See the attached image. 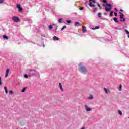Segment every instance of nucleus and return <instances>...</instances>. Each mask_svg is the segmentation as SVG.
I'll return each instance as SVG.
<instances>
[{
	"label": "nucleus",
	"mask_w": 129,
	"mask_h": 129,
	"mask_svg": "<svg viewBox=\"0 0 129 129\" xmlns=\"http://www.w3.org/2000/svg\"><path fill=\"white\" fill-rule=\"evenodd\" d=\"M79 71L83 74H86L88 72V70L82 63H80L79 64Z\"/></svg>",
	"instance_id": "nucleus-1"
},
{
	"label": "nucleus",
	"mask_w": 129,
	"mask_h": 129,
	"mask_svg": "<svg viewBox=\"0 0 129 129\" xmlns=\"http://www.w3.org/2000/svg\"><path fill=\"white\" fill-rule=\"evenodd\" d=\"M27 73L29 74V77H31L32 76H37L39 75V72L33 69L28 70Z\"/></svg>",
	"instance_id": "nucleus-2"
},
{
	"label": "nucleus",
	"mask_w": 129,
	"mask_h": 129,
	"mask_svg": "<svg viewBox=\"0 0 129 129\" xmlns=\"http://www.w3.org/2000/svg\"><path fill=\"white\" fill-rule=\"evenodd\" d=\"M105 10L106 12H110V10H111V4H106L105 6Z\"/></svg>",
	"instance_id": "nucleus-3"
},
{
	"label": "nucleus",
	"mask_w": 129,
	"mask_h": 129,
	"mask_svg": "<svg viewBox=\"0 0 129 129\" xmlns=\"http://www.w3.org/2000/svg\"><path fill=\"white\" fill-rule=\"evenodd\" d=\"M120 18L121 22H125V18H124V14L121 12H119Z\"/></svg>",
	"instance_id": "nucleus-4"
},
{
	"label": "nucleus",
	"mask_w": 129,
	"mask_h": 129,
	"mask_svg": "<svg viewBox=\"0 0 129 129\" xmlns=\"http://www.w3.org/2000/svg\"><path fill=\"white\" fill-rule=\"evenodd\" d=\"M12 20L14 21L15 23H18V22H21L20 18L17 16H14L12 18Z\"/></svg>",
	"instance_id": "nucleus-5"
},
{
	"label": "nucleus",
	"mask_w": 129,
	"mask_h": 129,
	"mask_svg": "<svg viewBox=\"0 0 129 129\" xmlns=\"http://www.w3.org/2000/svg\"><path fill=\"white\" fill-rule=\"evenodd\" d=\"M96 4V1L95 0H94V2L92 1H91L89 2V6L91 7V8H94L95 7V4Z\"/></svg>",
	"instance_id": "nucleus-6"
},
{
	"label": "nucleus",
	"mask_w": 129,
	"mask_h": 129,
	"mask_svg": "<svg viewBox=\"0 0 129 129\" xmlns=\"http://www.w3.org/2000/svg\"><path fill=\"white\" fill-rule=\"evenodd\" d=\"M17 8L18 9L19 12H22L23 11V8L21 7V5H20V4H18L17 5Z\"/></svg>",
	"instance_id": "nucleus-7"
},
{
	"label": "nucleus",
	"mask_w": 129,
	"mask_h": 129,
	"mask_svg": "<svg viewBox=\"0 0 129 129\" xmlns=\"http://www.w3.org/2000/svg\"><path fill=\"white\" fill-rule=\"evenodd\" d=\"M85 110H86V111H91V110H92V109L88 107V106H87V105L85 106Z\"/></svg>",
	"instance_id": "nucleus-8"
},
{
	"label": "nucleus",
	"mask_w": 129,
	"mask_h": 129,
	"mask_svg": "<svg viewBox=\"0 0 129 129\" xmlns=\"http://www.w3.org/2000/svg\"><path fill=\"white\" fill-rule=\"evenodd\" d=\"M82 32L83 33H86L87 32L86 27L82 26Z\"/></svg>",
	"instance_id": "nucleus-9"
},
{
	"label": "nucleus",
	"mask_w": 129,
	"mask_h": 129,
	"mask_svg": "<svg viewBox=\"0 0 129 129\" xmlns=\"http://www.w3.org/2000/svg\"><path fill=\"white\" fill-rule=\"evenodd\" d=\"M9 72H10V70L7 69L6 71L5 77H8V75H9Z\"/></svg>",
	"instance_id": "nucleus-10"
},
{
	"label": "nucleus",
	"mask_w": 129,
	"mask_h": 129,
	"mask_svg": "<svg viewBox=\"0 0 129 129\" xmlns=\"http://www.w3.org/2000/svg\"><path fill=\"white\" fill-rule=\"evenodd\" d=\"M53 41H59L60 40V38L59 37H57V36H54L53 37Z\"/></svg>",
	"instance_id": "nucleus-11"
},
{
	"label": "nucleus",
	"mask_w": 129,
	"mask_h": 129,
	"mask_svg": "<svg viewBox=\"0 0 129 129\" xmlns=\"http://www.w3.org/2000/svg\"><path fill=\"white\" fill-rule=\"evenodd\" d=\"M59 88L61 91H64V89H63V87L62 86V83H59Z\"/></svg>",
	"instance_id": "nucleus-12"
},
{
	"label": "nucleus",
	"mask_w": 129,
	"mask_h": 129,
	"mask_svg": "<svg viewBox=\"0 0 129 129\" xmlns=\"http://www.w3.org/2000/svg\"><path fill=\"white\" fill-rule=\"evenodd\" d=\"M75 26L78 27V26H80V23H79L78 22H75Z\"/></svg>",
	"instance_id": "nucleus-13"
},
{
	"label": "nucleus",
	"mask_w": 129,
	"mask_h": 129,
	"mask_svg": "<svg viewBox=\"0 0 129 129\" xmlns=\"http://www.w3.org/2000/svg\"><path fill=\"white\" fill-rule=\"evenodd\" d=\"M27 88H28V87H27L23 88L21 90V92H25V91H26V90H27Z\"/></svg>",
	"instance_id": "nucleus-14"
},
{
	"label": "nucleus",
	"mask_w": 129,
	"mask_h": 129,
	"mask_svg": "<svg viewBox=\"0 0 129 129\" xmlns=\"http://www.w3.org/2000/svg\"><path fill=\"white\" fill-rule=\"evenodd\" d=\"M113 20L115 23H118L119 22L118 20H117V18L116 17H114Z\"/></svg>",
	"instance_id": "nucleus-15"
},
{
	"label": "nucleus",
	"mask_w": 129,
	"mask_h": 129,
	"mask_svg": "<svg viewBox=\"0 0 129 129\" xmlns=\"http://www.w3.org/2000/svg\"><path fill=\"white\" fill-rule=\"evenodd\" d=\"M4 90H5V93L6 94H8V88L6 86L4 87Z\"/></svg>",
	"instance_id": "nucleus-16"
},
{
	"label": "nucleus",
	"mask_w": 129,
	"mask_h": 129,
	"mask_svg": "<svg viewBox=\"0 0 129 129\" xmlns=\"http://www.w3.org/2000/svg\"><path fill=\"white\" fill-rule=\"evenodd\" d=\"M104 90L105 93H108V91H109V90H107V89H106V88H104Z\"/></svg>",
	"instance_id": "nucleus-17"
},
{
	"label": "nucleus",
	"mask_w": 129,
	"mask_h": 129,
	"mask_svg": "<svg viewBox=\"0 0 129 129\" xmlns=\"http://www.w3.org/2000/svg\"><path fill=\"white\" fill-rule=\"evenodd\" d=\"M85 5L87 7V8H88V6H89V3L88 2V1H86L85 3Z\"/></svg>",
	"instance_id": "nucleus-18"
},
{
	"label": "nucleus",
	"mask_w": 129,
	"mask_h": 129,
	"mask_svg": "<svg viewBox=\"0 0 129 129\" xmlns=\"http://www.w3.org/2000/svg\"><path fill=\"white\" fill-rule=\"evenodd\" d=\"M3 38L4 40H8V38L6 35H3Z\"/></svg>",
	"instance_id": "nucleus-19"
},
{
	"label": "nucleus",
	"mask_w": 129,
	"mask_h": 129,
	"mask_svg": "<svg viewBox=\"0 0 129 129\" xmlns=\"http://www.w3.org/2000/svg\"><path fill=\"white\" fill-rule=\"evenodd\" d=\"M58 22H59V23H64V21H63V19L62 18H59Z\"/></svg>",
	"instance_id": "nucleus-20"
},
{
	"label": "nucleus",
	"mask_w": 129,
	"mask_h": 129,
	"mask_svg": "<svg viewBox=\"0 0 129 129\" xmlns=\"http://www.w3.org/2000/svg\"><path fill=\"white\" fill-rule=\"evenodd\" d=\"M96 11H97V8H93V13H95V12H96Z\"/></svg>",
	"instance_id": "nucleus-21"
},
{
	"label": "nucleus",
	"mask_w": 129,
	"mask_h": 129,
	"mask_svg": "<svg viewBox=\"0 0 129 129\" xmlns=\"http://www.w3.org/2000/svg\"><path fill=\"white\" fill-rule=\"evenodd\" d=\"M124 32H125V33L127 35H129V31L127 30L124 29Z\"/></svg>",
	"instance_id": "nucleus-22"
},
{
	"label": "nucleus",
	"mask_w": 129,
	"mask_h": 129,
	"mask_svg": "<svg viewBox=\"0 0 129 129\" xmlns=\"http://www.w3.org/2000/svg\"><path fill=\"white\" fill-rule=\"evenodd\" d=\"M24 77H25V78H28V77H30V75H28L27 74L24 75Z\"/></svg>",
	"instance_id": "nucleus-23"
},
{
	"label": "nucleus",
	"mask_w": 129,
	"mask_h": 129,
	"mask_svg": "<svg viewBox=\"0 0 129 129\" xmlns=\"http://www.w3.org/2000/svg\"><path fill=\"white\" fill-rule=\"evenodd\" d=\"M49 30H52L53 29V26H52V25H49Z\"/></svg>",
	"instance_id": "nucleus-24"
},
{
	"label": "nucleus",
	"mask_w": 129,
	"mask_h": 129,
	"mask_svg": "<svg viewBox=\"0 0 129 129\" xmlns=\"http://www.w3.org/2000/svg\"><path fill=\"white\" fill-rule=\"evenodd\" d=\"M118 112L120 114V115H122V112H121V111L118 110Z\"/></svg>",
	"instance_id": "nucleus-25"
},
{
	"label": "nucleus",
	"mask_w": 129,
	"mask_h": 129,
	"mask_svg": "<svg viewBox=\"0 0 129 129\" xmlns=\"http://www.w3.org/2000/svg\"><path fill=\"white\" fill-rule=\"evenodd\" d=\"M110 17H112V16H113V11H111L110 13Z\"/></svg>",
	"instance_id": "nucleus-26"
},
{
	"label": "nucleus",
	"mask_w": 129,
	"mask_h": 129,
	"mask_svg": "<svg viewBox=\"0 0 129 129\" xmlns=\"http://www.w3.org/2000/svg\"><path fill=\"white\" fill-rule=\"evenodd\" d=\"M121 88H122V86L121 85H119V91H120L121 90Z\"/></svg>",
	"instance_id": "nucleus-27"
},
{
	"label": "nucleus",
	"mask_w": 129,
	"mask_h": 129,
	"mask_svg": "<svg viewBox=\"0 0 129 129\" xmlns=\"http://www.w3.org/2000/svg\"><path fill=\"white\" fill-rule=\"evenodd\" d=\"M66 29V26H63V27L61 29V31H64V29Z\"/></svg>",
	"instance_id": "nucleus-28"
},
{
	"label": "nucleus",
	"mask_w": 129,
	"mask_h": 129,
	"mask_svg": "<svg viewBox=\"0 0 129 129\" xmlns=\"http://www.w3.org/2000/svg\"><path fill=\"white\" fill-rule=\"evenodd\" d=\"M102 1L104 4H106V3H107V0H102Z\"/></svg>",
	"instance_id": "nucleus-29"
},
{
	"label": "nucleus",
	"mask_w": 129,
	"mask_h": 129,
	"mask_svg": "<svg viewBox=\"0 0 129 129\" xmlns=\"http://www.w3.org/2000/svg\"><path fill=\"white\" fill-rule=\"evenodd\" d=\"M66 22H67V24L71 23V20H67Z\"/></svg>",
	"instance_id": "nucleus-30"
},
{
	"label": "nucleus",
	"mask_w": 129,
	"mask_h": 129,
	"mask_svg": "<svg viewBox=\"0 0 129 129\" xmlns=\"http://www.w3.org/2000/svg\"><path fill=\"white\" fill-rule=\"evenodd\" d=\"M98 29H99V26H96L95 28L93 29V30H97Z\"/></svg>",
	"instance_id": "nucleus-31"
},
{
	"label": "nucleus",
	"mask_w": 129,
	"mask_h": 129,
	"mask_svg": "<svg viewBox=\"0 0 129 129\" xmlns=\"http://www.w3.org/2000/svg\"><path fill=\"white\" fill-rule=\"evenodd\" d=\"M83 9H84V7H81L79 8V10H80L81 11H82V10H83Z\"/></svg>",
	"instance_id": "nucleus-32"
},
{
	"label": "nucleus",
	"mask_w": 129,
	"mask_h": 129,
	"mask_svg": "<svg viewBox=\"0 0 129 129\" xmlns=\"http://www.w3.org/2000/svg\"><path fill=\"white\" fill-rule=\"evenodd\" d=\"M98 17H101V13H98Z\"/></svg>",
	"instance_id": "nucleus-33"
},
{
	"label": "nucleus",
	"mask_w": 129,
	"mask_h": 129,
	"mask_svg": "<svg viewBox=\"0 0 129 129\" xmlns=\"http://www.w3.org/2000/svg\"><path fill=\"white\" fill-rule=\"evenodd\" d=\"M2 83H3L2 82V78L0 77V85H2Z\"/></svg>",
	"instance_id": "nucleus-34"
},
{
	"label": "nucleus",
	"mask_w": 129,
	"mask_h": 129,
	"mask_svg": "<svg viewBox=\"0 0 129 129\" xmlns=\"http://www.w3.org/2000/svg\"><path fill=\"white\" fill-rule=\"evenodd\" d=\"M9 93H10L11 94H13L14 93V92H13V91H12V90H10V91H9Z\"/></svg>",
	"instance_id": "nucleus-35"
},
{
	"label": "nucleus",
	"mask_w": 129,
	"mask_h": 129,
	"mask_svg": "<svg viewBox=\"0 0 129 129\" xmlns=\"http://www.w3.org/2000/svg\"><path fill=\"white\" fill-rule=\"evenodd\" d=\"M4 1L5 0H0V4H3V3H4Z\"/></svg>",
	"instance_id": "nucleus-36"
},
{
	"label": "nucleus",
	"mask_w": 129,
	"mask_h": 129,
	"mask_svg": "<svg viewBox=\"0 0 129 129\" xmlns=\"http://www.w3.org/2000/svg\"><path fill=\"white\" fill-rule=\"evenodd\" d=\"M89 99H93V97L92 96H90V97L89 98Z\"/></svg>",
	"instance_id": "nucleus-37"
},
{
	"label": "nucleus",
	"mask_w": 129,
	"mask_h": 129,
	"mask_svg": "<svg viewBox=\"0 0 129 129\" xmlns=\"http://www.w3.org/2000/svg\"><path fill=\"white\" fill-rule=\"evenodd\" d=\"M114 14L115 17H117V13H116V12H114Z\"/></svg>",
	"instance_id": "nucleus-38"
},
{
	"label": "nucleus",
	"mask_w": 129,
	"mask_h": 129,
	"mask_svg": "<svg viewBox=\"0 0 129 129\" xmlns=\"http://www.w3.org/2000/svg\"><path fill=\"white\" fill-rule=\"evenodd\" d=\"M96 4H97V5H98V7H100V4L99 3H97L96 2Z\"/></svg>",
	"instance_id": "nucleus-39"
},
{
	"label": "nucleus",
	"mask_w": 129,
	"mask_h": 129,
	"mask_svg": "<svg viewBox=\"0 0 129 129\" xmlns=\"http://www.w3.org/2000/svg\"><path fill=\"white\" fill-rule=\"evenodd\" d=\"M114 10H115V12H117V11H118V10H117V8L116 7H115V8H114Z\"/></svg>",
	"instance_id": "nucleus-40"
},
{
	"label": "nucleus",
	"mask_w": 129,
	"mask_h": 129,
	"mask_svg": "<svg viewBox=\"0 0 129 129\" xmlns=\"http://www.w3.org/2000/svg\"><path fill=\"white\" fill-rule=\"evenodd\" d=\"M116 30H121V29L118 28V27L115 28Z\"/></svg>",
	"instance_id": "nucleus-41"
},
{
	"label": "nucleus",
	"mask_w": 129,
	"mask_h": 129,
	"mask_svg": "<svg viewBox=\"0 0 129 129\" xmlns=\"http://www.w3.org/2000/svg\"><path fill=\"white\" fill-rule=\"evenodd\" d=\"M89 3H90L91 2H94V0H89Z\"/></svg>",
	"instance_id": "nucleus-42"
},
{
	"label": "nucleus",
	"mask_w": 129,
	"mask_h": 129,
	"mask_svg": "<svg viewBox=\"0 0 129 129\" xmlns=\"http://www.w3.org/2000/svg\"><path fill=\"white\" fill-rule=\"evenodd\" d=\"M119 12H120L121 13V12H123V10L121 9V10L119 11Z\"/></svg>",
	"instance_id": "nucleus-43"
},
{
	"label": "nucleus",
	"mask_w": 129,
	"mask_h": 129,
	"mask_svg": "<svg viewBox=\"0 0 129 129\" xmlns=\"http://www.w3.org/2000/svg\"><path fill=\"white\" fill-rule=\"evenodd\" d=\"M100 8V9H102V7H101V6L99 7Z\"/></svg>",
	"instance_id": "nucleus-44"
},
{
	"label": "nucleus",
	"mask_w": 129,
	"mask_h": 129,
	"mask_svg": "<svg viewBox=\"0 0 129 129\" xmlns=\"http://www.w3.org/2000/svg\"><path fill=\"white\" fill-rule=\"evenodd\" d=\"M43 48H45V44H43Z\"/></svg>",
	"instance_id": "nucleus-45"
},
{
	"label": "nucleus",
	"mask_w": 129,
	"mask_h": 129,
	"mask_svg": "<svg viewBox=\"0 0 129 129\" xmlns=\"http://www.w3.org/2000/svg\"><path fill=\"white\" fill-rule=\"evenodd\" d=\"M81 129H85V127H82Z\"/></svg>",
	"instance_id": "nucleus-46"
},
{
	"label": "nucleus",
	"mask_w": 129,
	"mask_h": 129,
	"mask_svg": "<svg viewBox=\"0 0 129 129\" xmlns=\"http://www.w3.org/2000/svg\"><path fill=\"white\" fill-rule=\"evenodd\" d=\"M57 29H58V26L56 27V30H57Z\"/></svg>",
	"instance_id": "nucleus-47"
},
{
	"label": "nucleus",
	"mask_w": 129,
	"mask_h": 129,
	"mask_svg": "<svg viewBox=\"0 0 129 129\" xmlns=\"http://www.w3.org/2000/svg\"><path fill=\"white\" fill-rule=\"evenodd\" d=\"M128 38H129V35H128Z\"/></svg>",
	"instance_id": "nucleus-48"
}]
</instances>
